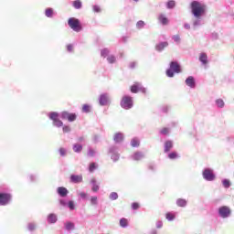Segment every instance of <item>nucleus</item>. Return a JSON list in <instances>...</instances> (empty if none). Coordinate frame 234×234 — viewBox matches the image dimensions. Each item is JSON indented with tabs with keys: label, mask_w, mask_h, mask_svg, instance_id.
<instances>
[{
	"label": "nucleus",
	"mask_w": 234,
	"mask_h": 234,
	"mask_svg": "<svg viewBox=\"0 0 234 234\" xmlns=\"http://www.w3.org/2000/svg\"><path fill=\"white\" fill-rule=\"evenodd\" d=\"M191 10L195 17H200L206 14V5L201 4L198 1H193L191 3Z\"/></svg>",
	"instance_id": "1"
},
{
	"label": "nucleus",
	"mask_w": 234,
	"mask_h": 234,
	"mask_svg": "<svg viewBox=\"0 0 234 234\" xmlns=\"http://www.w3.org/2000/svg\"><path fill=\"white\" fill-rule=\"evenodd\" d=\"M181 71L178 62L172 61L170 63V69L166 70V76H168V78H173L175 72L176 74H180Z\"/></svg>",
	"instance_id": "2"
},
{
	"label": "nucleus",
	"mask_w": 234,
	"mask_h": 234,
	"mask_svg": "<svg viewBox=\"0 0 234 234\" xmlns=\"http://www.w3.org/2000/svg\"><path fill=\"white\" fill-rule=\"evenodd\" d=\"M121 107L126 111L133 109V97L124 95L121 101Z\"/></svg>",
	"instance_id": "3"
},
{
	"label": "nucleus",
	"mask_w": 234,
	"mask_h": 234,
	"mask_svg": "<svg viewBox=\"0 0 234 234\" xmlns=\"http://www.w3.org/2000/svg\"><path fill=\"white\" fill-rule=\"evenodd\" d=\"M68 25L72 30H74V32H80L81 30V24L80 23V20L78 18H69L68 21Z\"/></svg>",
	"instance_id": "4"
},
{
	"label": "nucleus",
	"mask_w": 234,
	"mask_h": 234,
	"mask_svg": "<svg viewBox=\"0 0 234 234\" xmlns=\"http://www.w3.org/2000/svg\"><path fill=\"white\" fill-rule=\"evenodd\" d=\"M130 90L133 92V94H136L138 92H143V94H145L147 91L140 82H135L133 85H132Z\"/></svg>",
	"instance_id": "5"
},
{
	"label": "nucleus",
	"mask_w": 234,
	"mask_h": 234,
	"mask_svg": "<svg viewBox=\"0 0 234 234\" xmlns=\"http://www.w3.org/2000/svg\"><path fill=\"white\" fill-rule=\"evenodd\" d=\"M218 214L221 218H228L231 216V208L228 206H223L218 208Z\"/></svg>",
	"instance_id": "6"
},
{
	"label": "nucleus",
	"mask_w": 234,
	"mask_h": 234,
	"mask_svg": "<svg viewBox=\"0 0 234 234\" xmlns=\"http://www.w3.org/2000/svg\"><path fill=\"white\" fill-rule=\"evenodd\" d=\"M10 200H12V196H10V194L0 192V206H6L10 204Z\"/></svg>",
	"instance_id": "7"
},
{
	"label": "nucleus",
	"mask_w": 234,
	"mask_h": 234,
	"mask_svg": "<svg viewBox=\"0 0 234 234\" xmlns=\"http://www.w3.org/2000/svg\"><path fill=\"white\" fill-rule=\"evenodd\" d=\"M61 118L62 120H68V122H76V118H78V115H76V113H70L69 112H62Z\"/></svg>",
	"instance_id": "8"
},
{
	"label": "nucleus",
	"mask_w": 234,
	"mask_h": 234,
	"mask_svg": "<svg viewBox=\"0 0 234 234\" xmlns=\"http://www.w3.org/2000/svg\"><path fill=\"white\" fill-rule=\"evenodd\" d=\"M203 178H205V180H208L209 182H211L215 180V175L213 174L212 170L206 169L203 172Z\"/></svg>",
	"instance_id": "9"
},
{
	"label": "nucleus",
	"mask_w": 234,
	"mask_h": 234,
	"mask_svg": "<svg viewBox=\"0 0 234 234\" xmlns=\"http://www.w3.org/2000/svg\"><path fill=\"white\" fill-rule=\"evenodd\" d=\"M186 85H187V87H190V89H195V87H197V82L195 81V78L193 76H189L186 80Z\"/></svg>",
	"instance_id": "10"
},
{
	"label": "nucleus",
	"mask_w": 234,
	"mask_h": 234,
	"mask_svg": "<svg viewBox=\"0 0 234 234\" xmlns=\"http://www.w3.org/2000/svg\"><path fill=\"white\" fill-rule=\"evenodd\" d=\"M70 182H72L73 184H80L83 182V176L71 175Z\"/></svg>",
	"instance_id": "11"
},
{
	"label": "nucleus",
	"mask_w": 234,
	"mask_h": 234,
	"mask_svg": "<svg viewBox=\"0 0 234 234\" xmlns=\"http://www.w3.org/2000/svg\"><path fill=\"white\" fill-rule=\"evenodd\" d=\"M99 101L100 105H107V103H109V96L107 94H101Z\"/></svg>",
	"instance_id": "12"
},
{
	"label": "nucleus",
	"mask_w": 234,
	"mask_h": 234,
	"mask_svg": "<svg viewBox=\"0 0 234 234\" xmlns=\"http://www.w3.org/2000/svg\"><path fill=\"white\" fill-rule=\"evenodd\" d=\"M199 61L202 63V65H207V54L206 53H200L199 55Z\"/></svg>",
	"instance_id": "13"
},
{
	"label": "nucleus",
	"mask_w": 234,
	"mask_h": 234,
	"mask_svg": "<svg viewBox=\"0 0 234 234\" xmlns=\"http://www.w3.org/2000/svg\"><path fill=\"white\" fill-rule=\"evenodd\" d=\"M58 194L61 197H67V195H69V190H67V188L64 186H59L58 188Z\"/></svg>",
	"instance_id": "14"
},
{
	"label": "nucleus",
	"mask_w": 234,
	"mask_h": 234,
	"mask_svg": "<svg viewBox=\"0 0 234 234\" xmlns=\"http://www.w3.org/2000/svg\"><path fill=\"white\" fill-rule=\"evenodd\" d=\"M113 140L117 144H120V142H123V133H115L114 137H113Z\"/></svg>",
	"instance_id": "15"
},
{
	"label": "nucleus",
	"mask_w": 234,
	"mask_h": 234,
	"mask_svg": "<svg viewBox=\"0 0 234 234\" xmlns=\"http://www.w3.org/2000/svg\"><path fill=\"white\" fill-rule=\"evenodd\" d=\"M58 221V217L55 214H49L48 217V222L49 224H56Z\"/></svg>",
	"instance_id": "16"
},
{
	"label": "nucleus",
	"mask_w": 234,
	"mask_h": 234,
	"mask_svg": "<svg viewBox=\"0 0 234 234\" xmlns=\"http://www.w3.org/2000/svg\"><path fill=\"white\" fill-rule=\"evenodd\" d=\"M173 149V141H166L165 143V153H169Z\"/></svg>",
	"instance_id": "17"
},
{
	"label": "nucleus",
	"mask_w": 234,
	"mask_h": 234,
	"mask_svg": "<svg viewBox=\"0 0 234 234\" xmlns=\"http://www.w3.org/2000/svg\"><path fill=\"white\" fill-rule=\"evenodd\" d=\"M176 205L179 207H186V206H187V201L184 198H178L176 201Z\"/></svg>",
	"instance_id": "18"
},
{
	"label": "nucleus",
	"mask_w": 234,
	"mask_h": 234,
	"mask_svg": "<svg viewBox=\"0 0 234 234\" xmlns=\"http://www.w3.org/2000/svg\"><path fill=\"white\" fill-rule=\"evenodd\" d=\"M168 45L169 43L167 42H161L156 46V50H158L159 52H162V50H164L165 47H168Z\"/></svg>",
	"instance_id": "19"
},
{
	"label": "nucleus",
	"mask_w": 234,
	"mask_h": 234,
	"mask_svg": "<svg viewBox=\"0 0 234 234\" xmlns=\"http://www.w3.org/2000/svg\"><path fill=\"white\" fill-rule=\"evenodd\" d=\"M133 160L139 161L144 158V154L142 152H135L133 155Z\"/></svg>",
	"instance_id": "20"
},
{
	"label": "nucleus",
	"mask_w": 234,
	"mask_h": 234,
	"mask_svg": "<svg viewBox=\"0 0 234 234\" xmlns=\"http://www.w3.org/2000/svg\"><path fill=\"white\" fill-rule=\"evenodd\" d=\"M132 147H140V139L134 137L131 141Z\"/></svg>",
	"instance_id": "21"
},
{
	"label": "nucleus",
	"mask_w": 234,
	"mask_h": 234,
	"mask_svg": "<svg viewBox=\"0 0 234 234\" xmlns=\"http://www.w3.org/2000/svg\"><path fill=\"white\" fill-rule=\"evenodd\" d=\"M121 228H127L129 226V220L125 218L120 219Z\"/></svg>",
	"instance_id": "22"
},
{
	"label": "nucleus",
	"mask_w": 234,
	"mask_h": 234,
	"mask_svg": "<svg viewBox=\"0 0 234 234\" xmlns=\"http://www.w3.org/2000/svg\"><path fill=\"white\" fill-rule=\"evenodd\" d=\"M158 20L163 24V25H168L169 23V19H167V17H165V16L164 15H160L158 17Z\"/></svg>",
	"instance_id": "23"
},
{
	"label": "nucleus",
	"mask_w": 234,
	"mask_h": 234,
	"mask_svg": "<svg viewBox=\"0 0 234 234\" xmlns=\"http://www.w3.org/2000/svg\"><path fill=\"white\" fill-rule=\"evenodd\" d=\"M73 151L74 153H81V151H83V146L81 144H74L73 145Z\"/></svg>",
	"instance_id": "24"
},
{
	"label": "nucleus",
	"mask_w": 234,
	"mask_h": 234,
	"mask_svg": "<svg viewBox=\"0 0 234 234\" xmlns=\"http://www.w3.org/2000/svg\"><path fill=\"white\" fill-rule=\"evenodd\" d=\"M49 118L50 120H52L53 122H56L57 120H59V114L56 112H53L49 114Z\"/></svg>",
	"instance_id": "25"
},
{
	"label": "nucleus",
	"mask_w": 234,
	"mask_h": 234,
	"mask_svg": "<svg viewBox=\"0 0 234 234\" xmlns=\"http://www.w3.org/2000/svg\"><path fill=\"white\" fill-rule=\"evenodd\" d=\"M176 217V216L175 214H173L172 212H167L165 214L166 220H175Z\"/></svg>",
	"instance_id": "26"
},
{
	"label": "nucleus",
	"mask_w": 234,
	"mask_h": 234,
	"mask_svg": "<svg viewBox=\"0 0 234 234\" xmlns=\"http://www.w3.org/2000/svg\"><path fill=\"white\" fill-rule=\"evenodd\" d=\"M65 228H66V229H68V231H70V229H74V223H72L70 221L66 222Z\"/></svg>",
	"instance_id": "27"
},
{
	"label": "nucleus",
	"mask_w": 234,
	"mask_h": 234,
	"mask_svg": "<svg viewBox=\"0 0 234 234\" xmlns=\"http://www.w3.org/2000/svg\"><path fill=\"white\" fill-rule=\"evenodd\" d=\"M45 14L47 17H52L54 15V10L52 8H47Z\"/></svg>",
	"instance_id": "28"
},
{
	"label": "nucleus",
	"mask_w": 234,
	"mask_h": 234,
	"mask_svg": "<svg viewBox=\"0 0 234 234\" xmlns=\"http://www.w3.org/2000/svg\"><path fill=\"white\" fill-rule=\"evenodd\" d=\"M73 6L74 8H76L77 10H80V8H81V1L80 0H76L73 2Z\"/></svg>",
	"instance_id": "29"
},
{
	"label": "nucleus",
	"mask_w": 234,
	"mask_h": 234,
	"mask_svg": "<svg viewBox=\"0 0 234 234\" xmlns=\"http://www.w3.org/2000/svg\"><path fill=\"white\" fill-rule=\"evenodd\" d=\"M168 158L170 160H176V158H178V154L176 152H172L168 154Z\"/></svg>",
	"instance_id": "30"
},
{
	"label": "nucleus",
	"mask_w": 234,
	"mask_h": 234,
	"mask_svg": "<svg viewBox=\"0 0 234 234\" xmlns=\"http://www.w3.org/2000/svg\"><path fill=\"white\" fill-rule=\"evenodd\" d=\"M82 112H90V106L89 104H84L82 106Z\"/></svg>",
	"instance_id": "31"
},
{
	"label": "nucleus",
	"mask_w": 234,
	"mask_h": 234,
	"mask_svg": "<svg viewBox=\"0 0 234 234\" xmlns=\"http://www.w3.org/2000/svg\"><path fill=\"white\" fill-rule=\"evenodd\" d=\"M54 125H56V127H63V122H61V120L57 119L55 122H53Z\"/></svg>",
	"instance_id": "32"
},
{
	"label": "nucleus",
	"mask_w": 234,
	"mask_h": 234,
	"mask_svg": "<svg viewBox=\"0 0 234 234\" xmlns=\"http://www.w3.org/2000/svg\"><path fill=\"white\" fill-rule=\"evenodd\" d=\"M223 186L226 187V189H228V187H229V186H231V183L229 182V179H225L222 181Z\"/></svg>",
	"instance_id": "33"
},
{
	"label": "nucleus",
	"mask_w": 234,
	"mask_h": 234,
	"mask_svg": "<svg viewBox=\"0 0 234 234\" xmlns=\"http://www.w3.org/2000/svg\"><path fill=\"white\" fill-rule=\"evenodd\" d=\"M90 204L92 206H97L98 205V197H90Z\"/></svg>",
	"instance_id": "34"
},
{
	"label": "nucleus",
	"mask_w": 234,
	"mask_h": 234,
	"mask_svg": "<svg viewBox=\"0 0 234 234\" xmlns=\"http://www.w3.org/2000/svg\"><path fill=\"white\" fill-rule=\"evenodd\" d=\"M166 6H167V8H169V9L173 8L174 6H176L175 1H174V0L168 1L167 4H166Z\"/></svg>",
	"instance_id": "35"
},
{
	"label": "nucleus",
	"mask_w": 234,
	"mask_h": 234,
	"mask_svg": "<svg viewBox=\"0 0 234 234\" xmlns=\"http://www.w3.org/2000/svg\"><path fill=\"white\" fill-rule=\"evenodd\" d=\"M101 56H102V58H107V56H109V49L104 48L101 51Z\"/></svg>",
	"instance_id": "36"
},
{
	"label": "nucleus",
	"mask_w": 234,
	"mask_h": 234,
	"mask_svg": "<svg viewBox=\"0 0 234 234\" xmlns=\"http://www.w3.org/2000/svg\"><path fill=\"white\" fill-rule=\"evenodd\" d=\"M95 169H96V163H90L89 167L90 173H94Z\"/></svg>",
	"instance_id": "37"
},
{
	"label": "nucleus",
	"mask_w": 234,
	"mask_h": 234,
	"mask_svg": "<svg viewBox=\"0 0 234 234\" xmlns=\"http://www.w3.org/2000/svg\"><path fill=\"white\" fill-rule=\"evenodd\" d=\"M216 103L218 105V107H220L222 109V107H224V101L222 99H218L216 101Z\"/></svg>",
	"instance_id": "38"
},
{
	"label": "nucleus",
	"mask_w": 234,
	"mask_h": 234,
	"mask_svg": "<svg viewBox=\"0 0 234 234\" xmlns=\"http://www.w3.org/2000/svg\"><path fill=\"white\" fill-rule=\"evenodd\" d=\"M110 198H111V200H118V193L112 192V193L110 195Z\"/></svg>",
	"instance_id": "39"
},
{
	"label": "nucleus",
	"mask_w": 234,
	"mask_h": 234,
	"mask_svg": "<svg viewBox=\"0 0 234 234\" xmlns=\"http://www.w3.org/2000/svg\"><path fill=\"white\" fill-rule=\"evenodd\" d=\"M136 27L137 28H144V27H145V22L140 20L137 22Z\"/></svg>",
	"instance_id": "40"
},
{
	"label": "nucleus",
	"mask_w": 234,
	"mask_h": 234,
	"mask_svg": "<svg viewBox=\"0 0 234 234\" xmlns=\"http://www.w3.org/2000/svg\"><path fill=\"white\" fill-rule=\"evenodd\" d=\"M109 63H116V57L115 56H110L108 57Z\"/></svg>",
	"instance_id": "41"
},
{
	"label": "nucleus",
	"mask_w": 234,
	"mask_h": 234,
	"mask_svg": "<svg viewBox=\"0 0 234 234\" xmlns=\"http://www.w3.org/2000/svg\"><path fill=\"white\" fill-rule=\"evenodd\" d=\"M161 134H169V128H163L161 131H160Z\"/></svg>",
	"instance_id": "42"
},
{
	"label": "nucleus",
	"mask_w": 234,
	"mask_h": 234,
	"mask_svg": "<svg viewBox=\"0 0 234 234\" xmlns=\"http://www.w3.org/2000/svg\"><path fill=\"white\" fill-rule=\"evenodd\" d=\"M96 154V152L94 151V149L90 148L88 151V156H94V154Z\"/></svg>",
	"instance_id": "43"
},
{
	"label": "nucleus",
	"mask_w": 234,
	"mask_h": 234,
	"mask_svg": "<svg viewBox=\"0 0 234 234\" xmlns=\"http://www.w3.org/2000/svg\"><path fill=\"white\" fill-rule=\"evenodd\" d=\"M91 190H92L94 193H98V191H100V186H98V185H93Z\"/></svg>",
	"instance_id": "44"
},
{
	"label": "nucleus",
	"mask_w": 234,
	"mask_h": 234,
	"mask_svg": "<svg viewBox=\"0 0 234 234\" xmlns=\"http://www.w3.org/2000/svg\"><path fill=\"white\" fill-rule=\"evenodd\" d=\"M132 208L136 210V209H139L140 208V203H133L132 204Z\"/></svg>",
	"instance_id": "45"
},
{
	"label": "nucleus",
	"mask_w": 234,
	"mask_h": 234,
	"mask_svg": "<svg viewBox=\"0 0 234 234\" xmlns=\"http://www.w3.org/2000/svg\"><path fill=\"white\" fill-rule=\"evenodd\" d=\"M93 12L100 13L101 12V8L99 5H93Z\"/></svg>",
	"instance_id": "46"
},
{
	"label": "nucleus",
	"mask_w": 234,
	"mask_h": 234,
	"mask_svg": "<svg viewBox=\"0 0 234 234\" xmlns=\"http://www.w3.org/2000/svg\"><path fill=\"white\" fill-rule=\"evenodd\" d=\"M62 130L63 133H70V126H63Z\"/></svg>",
	"instance_id": "47"
},
{
	"label": "nucleus",
	"mask_w": 234,
	"mask_h": 234,
	"mask_svg": "<svg viewBox=\"0 0 234 234\" xmlns=\"http://www.w3.org/2000/svg\"><path fill=\"white\" fill-rule=\"evenodd\" d=\"M174 41H176V43H180V36L176 35L173 37Z\"/></svg>",
	"instance_id": "48"
},
{
	"label": "nucleus",
	"mask_w": 234,
	"mask_h": 234,
	"mask_svg": "<svg viewBox=\"0 0 234 234\" xmlns=\"http://www.w3.org/2000/svg\"><path fill=\"white\" fill-rule=\"evenodd\" d=\"M28 229L29 231H34V229H36V225H34L33 223H30L28 225Z\"/></svg>",
	"instance_id": "49"
},
{
	"label": "nucleus",
	"mask_w": 234,
	"mask_h": 234,
	"mask_svg": "<svg viewBox=\"0 0 234 234\" xmlns=\"http://www.w3.org/2000/svg\"><path fill=\"white\" fill-rule=\"evenodd\" d=\"M67 50L68 52H72V50H74V47L72 46V44L67 46Z\"/></svg>",
	"instance_id": "50"
},
{
	"label": "nucleus",
	"mask_w": 234,
	"mask_h": 234,
	"mask_svg": "<svg viewBox=\"0 0 234 234\" xmlns=\"http://www.w3.org/2000/svg\"><path fill=\"white\" fill-rule=\"evenodd\" d=\"M60 156H65L67 151L64 148L59 149Z\"/></svg>",
	"instance_id": "51"
},
{
	"label": "nucleus",
	"mask_w": 234,
	"mask_h": 234,
	"mask_svg": "<svg viewBox=\"0 0 234 234\" xmlns=\"http://www.w3.org/2000/svg\"><path fill=\"white\" fill-rule=\"evenodd\" d=\"M69 209H74V201H69Z\"/></svg>",
	"instance_id": "52"
},
{
	"label": "nucleus",
	"mask_w": 234,
	"mask_h": 234,
	"mask_svg": "<svg viewBox=\"0 0 234 234\" xmlns=\"http://www.w3.org/2000/svg\"><path fill=\"white\" fill-rule=\"evenodd\" d=\"M79 195L81 198H87V194L85 192H80Z\"/></svg>",
	"instance_id": "53"
},
{
	"label": "nucleus",
	"mask_w": 234,
	"mask_h": 234,
	"mask_svg": "<svg viewBox=\"0 0 234 234\" xmlns=\"http://www.w3.org/2000/svg\"><path fill=\"white\" fill-rule=\"evenodd\" d=\"M162 226H164V224L162 222H158L156 228L160 229L162 228Z\"/></svg>",
	"instance_id": "54"
},
{
	"label": "nucleus",
	"mask_w": 234,
	"mask_h": 234,
	"mask_svg": "<svg viewBox=\"0 0 234 234\" xmlns=\"http://www.w3.org/2000/svg\"><path fill=\"white\" fill-rule=\"evenodd\" d=\"M90 182H91V184H93V186L96 185V179L95 178H92Z\"/></svg>",
	"instance_id": "55"
},
{
	"label": "nucleus",
	"mask_w": 234,
	"mask_h": 234,
	"mask_svg": "<svg viewBox=\"0 0 234 234\" xmlns=\"http://www.w3.org/2000/svg\"><path fill=\"white\" fill-rule=\"evenodd\" d=\"M79 140H80V142L83 141V137H80Z\"/></svg>",
	"instance_id": "56"
},
{
	"label": "nucleus",
	"mask_w": 234,
	"mask_h": 234,
	"mask_svg": "<svg viewBox=\"0 0 234 234\" xmlns=\"http://www.w3.org/2000/svg\"><path fill=\"white\" fill-rule=\"evenodd\" d=\"M134 1H138V0H134Z\"/></svg>",
	"instance_id": "57"
}]
</instances>
